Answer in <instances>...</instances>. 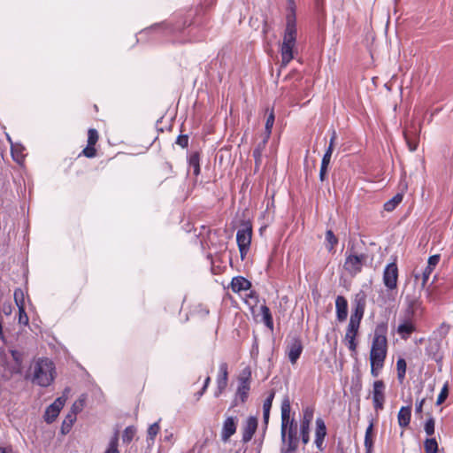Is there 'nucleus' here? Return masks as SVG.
<instances>
[{
	"instance_id": "cd10ccee",
	"label": "nucleus",
	"mask_w": 453,
	"mask_h": 453,
	"mask_svg": "<svg viewBox=\"0 0 453 453\" xmlns=\"http://www.w3.org/2000/svg\"><path fill=\"white\" fill-rule=\"evenodd\" d=\"M273 124H274V113H273V111L272 110L270 111L269 115L267 116L266 122H265V138L263 139V146L266 144V142L271 135Z\"/></svg>"
},
{
	"instance_id": "4d7b16f0",
	"label": "nucleus",
	"mask_w": 453,
	"mask_h": 453,
	"mask_svg": "<svg viewBox=\"0 0 453 453\" xmlns=\"http://www.w3.org/2000/svg\"><path fill=\"white\" fill-rule=\"evenodd\" d=\"M424 403H425V399H421L420 401L416 403V406H415L416 413L422 412V408H423Z\"/></svg>"
},
{
	"instance_id": "20e7f679",
	"label": "nucleus",
	"mask_w": 453,
	"mask_h": 453,
	"mask_svg": "<svg viewBox=\"0 0 453 453\" xmlns=\"http://www.w3.org/2000/svg\"><path fill=\"white\" fill-rule=\"evenodd\" d=\"M365 302L364 299L356 300L355 307L349 318L345 341L351 351H356L357 349L356 336L357 335L360 323L365 313Z\"/></svg>"
},
{
	"instance_id": "79ce46f5",
	"label": "nucleus",
	"mask_w": 453,
	"mask_h": 453,
	"mask_svg": "<svg viewBox=\"0 0 453 453\" xmlns=\"http://www.w3.org/2000/svg\"><path fill=\"white\" fill-rule=\"evenodd\" d=\"M76 420V418L74 417L73 413H68L65 417V420L62 424V431L65 433V431H69L74 421Z\"/></svg>"
},
{
	"instance_id": "c9c22d12",
	"label": "nucleus",
	"mask_w": 453,
	"mask_h": 453,
	"mask_svg": "<svg viewBox=\"0 0 453 453\" xmlns=\"http://www.w3.org/2000/svg\"><path fill=\"white\" fill-rule=\"evenodd\" d=\"M159 431H160L159 421L151 424L149 426L148 432H147V434H148V440H150L153 442L155 438H156V436L159 433Z\"/></svg>"
},
{
	"instance_id": "de8ad7c7",
	"label": "nucleus",
	"mask_w": 453,
	"mask_h": 453,
	"mask_svg": "<svg viewBox=\"0 0 453 453\" xmlns=\"http://www.w3.org/2000/svg\"><path fill=\"white\" fill-rule=\"evenodd\" d=\"M448 394H449L448 385L445 384L442 387V388H441V392H440V394H439V395L437 397L436 404L437 405L441 404L446 400V398L448 396Z\"/></svg>"
},
{
	"instance_id": "37998d69",
	"label": "nucleus",
	"mask_w": 453,
	"mask_h": 453,
	"mask_svg": "<svg viewBox=\"0 0 453 453\" xmlns=\"http://www.w3.org/2000/svg\"><path fill=\"white\" fill-rule=\"evenodd\" d=\"M98 140V133L96 129L90 128L88 132V144L95 145Z\"/></svg>"
},
{
	"instance_id": "412c9836",
	"label": "nucleus",
	"mask_w": 453,
	"mask_h": 453,
	"mask_svg": "<svg viewBox=\"0 0 453 453\" xmlns=\"http://www.w3.org/2000/svg\"><path fill=\"white\" fill-rule=\"evenodd\" d=\"M287 447L281 448L280 453H293L297 449L296 432L289 427L286 434Z\"/></svg>"
},
{
	"instance_id": "0e129e2a",
	"label": "nucleus",
	"mask_w": 453,
	"mask_h": 453,
	"mask_svg": "<svg viewBox=\"0 0 453 453\" xmlns=\"http://www.w3.org/2000/svg\"><path fill=\"white\" fill-rule=\"evenodd\" d=\"M210 381H211V378H210V377H207V378L205 379V380H204V384H203V390H206V389H207V388H208V386H209V384H210Z\"/></svg>"
},
{
	"instance_id": "f257e3e1",
	"label": "nucleus",
	"mask_w": 453,
	"mask_h": 453,
	"mask_svg": "<svg viewBox=\"0 0 453 453\" xmlns=\"http://www.w3.org/2000/svg\"><path fill=\"white\" fill-rule=\"evenodd\" d=\"M192 21L190 16H182L176 20H168L157 23L150 27L142 30L139 35L150 34H161L165 36H171L173 43H186L201 40L203 35L196 36V27L187 29L191 26Z\"/></svg>"
},
{
	"instance_id": "c85d7f7f",
	"label": "nucleus",
	"mask_w": 453,
	"mask_h": 453,
	"mask_svg": "<svg viewBox=\"0 0 453 453\" xmlns=\"http://www.w3.org/2000/svg\"><path fill=\"white\" fill-rule=\"evenodd\" d=\"M261 314L263 317V322L268 327L270 330L273 329V317L270 311V309L266 305H262L261 308Z\"/></svg>"
},
{
	"instance_id": "9d476101",
	"label": "nucleus",
	"mask_w": 453,
	"mask_h": 453,
	"mask_svg": "<svg viewBox=\"0 0 453 453\" xmlns=\"http://www.w3.org/2000/svg\"><path fill=\"white\" fill-rule=\"evenodd\" d=\"M291 404L289 398L285 396L281 403V427L280 436L282 442L286 441V434L288 426L293 428L294 419L290 418Z\"/></svg>"
},
{
	"instance_id": "c756f323",
	"label": "nucleus",
	"mask_w": 453,
	"mask_h": 453,
	"mask_svg": "<svg viewBox=\"0 0 453 453\" xmlns=\"http://www.w3.org/2000/svg\"><path fill=\"white\" fill-rule=\"evenodd\" d=\"M402 201L403 195L398 193L384 203V210L387 211H392Z\"/></svg>"
},
{
	"instance_id": "09e8293b",
	"label": "nucleus",
	"mask_w": 453,
	"mask_h": 453,
	"mask_svg": "<svg viewBox=\"0 0 453 453\" xmlns=\"http://www.w3.org/2000/svg\"><path fill=\"white\" fill-rule=\"evenodd\" d=\"M332 153H333L332 146H328L324 156H323L322 161H321L322 165L328 167V165L330 164Z\"/></svg>"
},
{
	"instance_id": "603ef678",
	"label": "nucleus",
	"mask_w": 453,
	"mask_h": 453,
	"mask_svg": "<svg viewBox=\"0 0 453 453\" xmlns=\"http://www.w3.org/2000/svg\"><path fill=\"white\" fill-rule=\"evenodd\" d=\"M265 145L263 146V141L257 145V147L253 150V157L256 161H258L262 155V150Z\"/></svg>"
},
{
	"instance_id": "5701e85b",
	"label": "nucleus",
	"mask_w": 453,
	"mask_h": 453,
	"mask_svg": "<svg viewBox=\"0 0 453 453\" xmlns=\"http://www.w3.org/2000/svg\"><path fill=\"white\" fill-rule=\"evenodd\" d=\"M374 429H373V420L370 421L369 426H367L365 434V441L364 445L365 448V453H372L373 445H374Z\"/></svg>"
},
{
	"instance_id": "6ab92c4d",
	"label": "nucleus",
	"mask_w": 453,
	"mask_h": 453,
	"mask_svg": "<svg viewBox=\"0 0 453 453\" xmlns=\"http://www.w3.org/2000/svg\"><path fill=\"white\" fill-rule=\"evenodd\" d=\"M336 318L340 322L346 320L348 316V302L342 296H338L335 300Z\"/></svg>"
},
{
	"instance_id": "7ed1b4c3",
	"label": "nucleus",
	"mask_w": 453,
	"mask_h": 453,
	"mask_svg": "<svg viewBox=\"0 0 453 453\" xmlns=\"http://www.w3.org/2000/svg\"><path fill=\"white\" fill-rule=\"evenodd\" d=\"M56 374L55 364L48 357H40L31 365V381L40 387L50 386Z\"/></svg>"
},
{
	"instance_id": "473e14b6",
	"label": "nucleus",
	"mask_w": 453,
	"mask_h": 453,
	"mask_svg": "<svg viewBox=\"0 0 453 453\" xmlns=\"http://www.w3.org/2000/svg\"><path fill=\"white\" fill-rule=\"evenodd\" d=\"M396 369H397V378L400 382L405 378L406 373V362L403 358H398L396 362Z\"/></svg>"
},
{
	"instance_id": "1a4fd4ad",
	"label": "nucleus",
	"mask_w": 453,
	"mask_h": 453,
	"mask_svg": "<svg viewBox=\"0 0 453 453\" xmlns=\"http://www.w3.org/2000/svg\"><path fill=\"white\" fill-rule=\"evenodd\" d=\"M250 373L249 372L247 377L241 376L238 378V387L232 406H237L241 403L242 404L247 401L250 390Z\"/></svg>"
},
{
	"instance_id": "052dcab7",
	"label": "nucleus",
	"mask_w": 453,
	"mask_h": 453,
	"mask_svg": "<svg viewBox=\"0 0 453 453\" xmlns=\"http://www.w3.org/2000/svg\"><path fill=\"white\" fill-rule=\"evenodd\" d=\"M273 402L269 400H265L263 403V410H270L272 408Z\"/></svg>"
},
{
	"instance_id": "864d4df0",
	"label": "nucleus",
	"mask_w": 453,
	"mask_h": 453,
	"mask_svg": "<svg viewBox=\"0 0 453 453\" xmlns=\"http://www.w3.org/2000/svg\"><path fill=\"white\" fill-rule=\"evenodd\" d=\"M380 365H376L371 363V373L373 377H378L380 373V370L383 367L384 364L379 363Z\"/></svg>"
},
{
	"instance_id": "393cba45",
	"label": "nucleus",
	"mask_w": 453,
	"mask_h": 453,
	"mask_svg": "<svg viewBox=\"0 0 453 453\" xmlns=\"http://www.w3.org/2000/svg\"><path fill=\"white\" fill-rule=\"evenodd\" d=\"M411 417V406H403L397 415L398 424L401 427L404 428L409 426Z\"/></svg>"
},
{
	"instance_id": "bf43d9fd",
	"label": "nucleus",
	"mask_w": 453,
	"mask_h": 453,
	"mask_svg": "<svg viewBox=\"0 0 453 453\" xmlns=\"http://www.w3.org/2000/svg\"><path fill=\"white\" fill-rule=\"evenodd\" d=\"M270 417V410H263V418L265 424L268 423Z\"/></svg>"
},
{
	"instance_id": "bb28decb",
	"label": "nucleus",
	"mask_w": 453,
	"mask_h": 453,
	"mask_svg": "<svg viewBox=\"0 0 453 453\" xmlns=\"http://www.w3.org/2000/svg\"><path fill=\"white\" fill-rule=\"evenodd\" d=\"M104 453H120L119 450V432L115 431L113 435L111 437Z\"/></svg>"
},
{
	"instance_id": "9b49d317",
	"label": "nucleus",
	"mask_w": 453,
	"mask_h": 453,
	"mask_svg": "<svg viewBox=\"0 0 453 453\" xmlns=\"http://www.w3.org/2000/svg\"><path fill=\"white\" fill-rule=\"evenodd\" d=\"M398 268L395 263H389L383 271V283L388 290H394L397 288Z\"/></svg>"
},
{
	"instance_id": "dca6fc26",
	"label": "nucleus",
	"mask_w": 453,
	"mask_h": 453,
	"mask_svg": "<svg viewBox=\"0 0 453 453\" xmlns=\"http://www.w3.org/2000/svg\"><path fill=\"white\" fill-rule=\"evenodd\" d=\"M416 331L415 320L399 317V325L396 332L403 340H407Z\"/></svg>"
},
{
	"instance_id": "72a5a7b5",
	"label": "nucleus",
	"mask_w": 453,
	"mask_h": 453,
	"mask_svg": "<svg viewBox=\"0 0 453 453\" xmlns=\"http://www.w3.org/2000/svg\"><path fill=\"white\" fill-rule=\"evenodd\" d=\"M10 353L13 361L15 362L16 366L13 368L16 372H19L22 362H23V354L16 349H11Z\"/></svg>"
},
{
	"instance_id": "0eeeda50",
	"label": "nucleus",
	"mask_w": 453,
	"mask_h": 453,
	"mask_svg": "<svg viewBox=\"0 0 453 453\" xmlns=\"http://www.w3.org/2000/svg\"><path fill=\"white\" fill-rule=\"evenodd\" d=\"M366 261L367 255L347 251L343 267L349 274L355 276L362 271V268L366 265Z\"/></svg>"
},
{
	"instance_id": "f3484780",
	"label": "nucleus",
	"mask_w": 453,
	"mask_h": 453,
	"mask_svg": "<svg viewBox=\"0 0 453 453\" xmlns=\"http://www.w3.org/2000/svg\"><path fill=\"white\" fill-rule=\"evenodd\" d=\"M257 427V419L255 417H249L244 424L242 441L248 442L251 440Z\"/></svg>"
},
{
	"instance_id": "a211bd4d",
	"label": "nucleus",
	"mask_w": 453,
	"mask_h": 453,
	"mask_svg": "<svg viewBox=\"0 0 453 453\" xmlns=\"http://www.w3.org/2000/svg\"><path fill=\"white\" fill-rule=\"evenodd\" d=\"M236 432V422L235 418L228 417L223 423L221 439L224 441H227L229 438L234 435Z\"/></svg>"
},
{
	"instance_id": "a878e982",
	"label": "nucleus",
	"mask_w": 453,
	"mask_h": 453,
	"mask_svg": "<svg viewBox=\"0 0 453 453\" xmlns=\"http://www.w3.org/2000/svg\"><path fill=\"white\" fill-rule=\"evenodd\" d=\"M8 141L11 142V152L12 158L19 164H21L24 160L25 155L23 153L24 147L19 143H13L9 135H7Z\"/></svg>"
},
{
	"instance_id": "ea45409f",
	"label": "nucleus",
	"mask_w": 453,
	"mask_h": 453,
	"mask_svg": "<svg viewBox=\"0 0 453 453\" xmlns=\"http://www.w3.org/2000/svg\"><path fill=\"white\" fill-rule=\"evenodd\" d=\"M403 136L411 151H415L418 145V139L410 137V132H403Z\"/></svg>"
},
{
	"instance_id": "f8f14e48",
	"label": "nucleus",
	"mask_w": 453,
	"mask_h": 453,
	"mask_svg": "<svg viewBox=\"0 0 453 453\" xmlns=\"http://www.w3.org/2000/svg\"><path fill=\"white\" fill-rule=\"evenodd\" d=\"M385 384L382 380H375L372 385V403L376 411L384 408Z\"/></svg>"
},
{
	"instance_id": "4c0bfd02",
	"label": "nucleus",
	"mask_w": 453,
	"mask_h": 453,
	"mask_svg": "<svg viewBox=\"0 0 453 453\" xmlns=\"http://www.w3.org/2000/svg\"><path fill=\"white\" fill-rule=\"evenodd\" d=\"M420 131H421V124L420 123H418V125L413 123L404 130V132H410V137H411L413 139H418Z\"/></svg>"
},
{
	"instance_id": "e433bc0d",
	"label": "nucleus",
	"mask_w": 453,
	"mask_h": 453,
	"mask_svg": "<svg viewBox=\"0 0 453 453\" xmlns=\"http://www.w3.org/2000/svg\"><path fill=\"white\" fill-rule=\"evenodd\" d=\"M135 433L136 429L134 426H130L126 427L122 434L123 442L129 443L133 440Z\"/></svg>"
},
{
	"instance_id": "2eb2a0df",
	"label": "nucleus",
	"mask_w": 453,
	"mask_h": 453,
	"mask_svg": "<svg viewBox=\"0 0 453 453\" xmlns=\"http://www.w3.org/2000/svg\"><path fill=\"white\" fill-rule=\"evenodd\" d=\"M228 366L226 362H222L219 367L217 377V388L214 392L215 397H219L226 389L228 381Z\"/></svg>"
},
{
	"instance_id": "ddd939ff",
	"label": "nucleus",
	"mask_w": 453,
	"mask_h": 453,
	"mask_svg": "<svg viewBox=\"0 0 453 453\" xmlns=\"http://www.w3.org/2000/svg\"><path fill=\"white\" fill-rule=\"evenodd\" d=\"M303 418L301 421V436L303 444H307L310 441V425L313 419L314 410L311 407L303 409Z\"/></svg>"
},
{
	"instance_id": "c03bdc74",
	"label": "nucleus",
	"mask_w": 453,
	"mask_h": 453,
	"mask_svg": "<svg viewBox=\"0 0 453 453\" xmlns=\"http://www.w3.org/2000/svg\"><path fill=\"white\" fill-rule=\"evenodd\" d=\"M424 429L426 434L429 436L434 434V419L433 418H430L426 421Z\"/></svg>"
},
{
	"instance_id": "69168bd1",
	"label": "nucleus",
	"mask_w": 453,
	"mask_h": 453,
	"mask_svg": "<svg viewBox=\"0 0 453 453\" xmlns=\"http://www.w3.org/2000/svg\"><path fill=\"white\" fill-rule=\"evenodd\" d=\"M205 391H206V390H203V388H202V389L197 393L198 397H201V396L204 394V392H205Z\"/></svg>"
},
{
	"instance_id": "f704fd0d",
	"label": "nucleus",
	"mask_w": 453,
	"mask_h": 453,
	"mask_svg": "<svg viewBox=\"0 0 453 453\" xmlns=\"http://www.w3.org/2000/svg\"><path fill=\"white\" fill-rule=\"evenodd\" d=\"M426 453H436L438 451V443L434 438L426 439L424 442Z\"/></svg>"
},
{
	"instance_id": "423d86ee",
	"label": "nucleus",
	"mask_w": 453,
	"mask_h": 453,
	"mask_svg": "<svg viewBox=\"0 0 453 453\" xmlns=\"http://www.w3.org/2000/svg\"><path fill=\"white\" fill-rule=\"evenodd\" d=\"M424 307L419 296L415 294L406 295L404 297V308L400 317L416 320V319L423 314Z\"/></svg>"
},
{
	"instance_id": "7c9ffc66",
	"label": "nucleus",
	"mask_w": 453,
	"mask_h": 453,
	"mask_svg": "<svg viewBox=\"0 0 453 453\" xmlns=\"http://www.w3.org/2000/svg\"><path fill=\"white\" fill-rule=\"evenodd\" d=\"M326 435V427L324 420L321 418L316 419V432L315 437L325 439Z\"/></svg>"
},
{
	"instance_id": "39448f33",
	"label": "nucleus",
	"mask_w": 453,
	"mask_h": 453,
	"mask_svg": "<svg viewBox=\"0 0 453 453\" xmlns=\"http://www.w3.org/2000/svg\"><path fill=\"white\" fill-rule=\"evenodd\" d=\"M387 326L383 324L378 325L374 331L373 339L370 351V363L379 365L384 364L388 351Z\"/></svg>"
},
{
	"instance_id": "6e6552de",
	"label": "nucleus",
	"mask_w": 453,
	"mask_h": 453,
	"mask_svg": "<svg viewBox=\"0 0 453 453\" xmlns=\"http://www.w3.org/2000/svg\"><path fill=\"white\" fill-rule=\"evenodd\" d=\"M252 229L245 226L240 228L236 234V242L239 248L241 258L243 260L247 255L251 242Z\"/></svg>"
},
{
	"instance_id": "58836bf2",
	"label": "nucleus",
	"mask_w": 453,
	"mask_h": 453,
	"mask_svg": "<svg viewBox=\"0 0 453 453\" xmlns=\"http://www.w3.org/2000/svg\"><path fill=\"white\" fill-rule=\"evenodd\" d=\"M14 301L18 308L25 307V295L22 289L17 288L14 291Z\"/></svg>"
},
{
	"instance_id": "13d9d810",
	"label": "nucleus",
	"mask_w": 453,
	"mask_h": 453,
	"mask_svg": "<svg viewBox=\"0 0 453 453\" xmlns=\"http://www.w3.org/2000/svg\"><path fill=\"white\" fill-rule=\"evenodd\" d=\"M323 441V438L315 437V444L319 449H322Z\"/></svg>"
},
{
	"instance_id": "4be33fe9",
	"label": "nucleus",
	"mask_w": 453,
	"mask_h": 453,
	"mask_svg": "<svg viewBox=\"0 0 453 453\" xmlns=\"http://www.w3.org/2000/svg\"><path fill=\"white\" fill-rule=\"evenodd\" d=\"M303 351V346L299 340L295 339L288 347V357L292 364H296Z\"/></svg>"
},
{
	"instance_id": "aec40b11",
	"label": "nucleus",
	"mask_w": 453,
	"mask_h": 453,
	"mask_svg": "<svg viewBox=\"0 0 453 453\" xmlns=\"http://www.w3.org/2000/svg\"><path fill=\"white\" fill-rule=\"evenodd\" d=\"M439 261H440L439 255H433V256L429 257L427 265L422 273L421 288H425L427 280H429L431 273H433L434 267L438 265Z\"/></svg>"
},
{
	"instance_id": "3c124183",
	"label": "nucleus",
	"mask_w": 453,
	"mask_h": 453,
	"mask_svg": "<svg viewBox=\"0 0 453 453\" xmlns=\"http://www.w3.org/2000/svg\"><path fill=\"white\" fill-rule=\"evenodd\" d=\"M95 145L88 144L87 147L82 150V154L87 157H94L96 156Z\"/></svg>"
},
{
	"instance_id": "338daca9",
	"label": "nucleus",
	"mask_w": 453,
	"mask_h": 453,
	"mask_svg": "<svg viewBox=\"0 0 453 453\" xmlns=\"http://www.w3.org/2000/svg\"><path fill=\"white\" fill-rule=\"evenodd\" d=\"M9 312H11V308L4 310V313L8 314Z\"/></svg>"
},
{
	"instance_id": "680f3d73",
	"label": "nucleus",
	"mask_w": 453,
	"mask_h": 453,
	"mask_svg": "<svg viewBox=\"0 0 453 453\" xmlns=\"http://www.w3.org/2000/svg\"><path fill=\"white\" fill-rule=\"evenodd\" d=\"M335 139H336V133H335V131H333V134H332V136H331V139H330V142H329V145H328V146H332L333 150H334V143Z\"/></svg>"
},
{
	"instance_id": "a19ab883",
	"label": "nucleus",
	"mask_w": 453,
	"mask_h": 453,
	"mask_svg": "<svg viewBox=\"0 0 453 453\" xmlns=\"http://www.w3.org/2000/svg\"><path fill=\"white\" fill-rule=\"evenodd\" d=\"M326 240L328 243L327 249L329 251L334 250V245L338 242L337 238L334 234L332 230H327L326 233Z\"/></svg>"
},
{
	"instance_id": "5fc2aeb1",
	"label": "nucleus",
	"mask_w": 453,
	"mask_h": 453,
	"mask_svg": "<svg viewBox=\"0 0 453 453\" xmlns=\"http://www.w3.org/2000/svg\"><path fill=\"white\" fill-rule=\"evenodd\" d=\"M176 143L180 145L181 148H186L188 144V135H179Z\"/></svg>"
},
{
	"instance_id": "b1692460",
	"label": "nucleus",
	"mask_w": 453,
	"mask_h": 453,
	"mask_svg": "<svg viewBox=\"0 0 453 453\" xmlns=\"http://www.w3.org/2000/svg\"><path fill=\"white\" fill-rule=\"evenodd\" d=\"M251 287L250 281L242 276H236L232 279L231 289L234 293H239L242 290H248Z\"/></svg>"
},
{
	"instance_id": "774afa93",
	"label": "nucleus",
	"mask_w": 453,
	"mask_h": 453,
	"mask_svg": "<svg viewBox=\"0 0 453 453\" xmlns=\"http://www.w3.org/2000/svg\"><path fill=\"white\" fill-rule=\"evenodd\" d=\"M9 312H11V308L4 310V313L8 314Z\"/></svg>"
},
{
	"instance_id": "8fccbe9b",
	"label": "nucleus",
	"mask_w": 453,
	"mask_h": 453,
	"mask_svg": "<svg viewBox=\"0 0 453 453\" xmlns=\"http://www.w3.org/2000/svg\"><path fill=\"white\" fill-rule=\"evenodd\" d=\"M163 441L168 442L169 444H173L174 442V434L171 429H165L164 431Z\"/></svg>"
},
{
	"instance_id": "f03ea898",
	"label": "nucleus",
	"mask_w": 453,
	"mask_h": 453,
	"mask_svg": "<svg viewBox=\"0 0 453 453\" xmlns=\"http://www.w3.org/2000/svg\"><path fill=\"white\" fill-rule=\"evenodd\" d=\"M286 29L280 46L281 65L286 66L294 58L296 41V3L295 0H286Z\"/></svg>"
},
{
	"instance_id": "4468645a",
	"label": "nucleus",
	"mask_w": 453,
	"mask_h": 453,
	"mask_svg": "<svg viewBox=\"0 0 453 453\" xmlns=\"http://www.w3.org/2000/svg\"><path fill=\"white\" fill-rule=\"evenodd\" d=\"M65 397H58L45 411L44 419L47 423L53 422L58 416L65 403Z\"/></svg>"
},
{
	"instance_id": "49530a36",
	"label": "nucleus",
	"mask_w": 453,
	"mask_h": 453,
	"mask_svg": "<svg viewBox=\"0 0 453 453\" xmlns=\"http://www.w3.org/2000/svg\"><path fill=\"white\" fill-rule=\"evenodd\" d=\"M19 323L23 326L28 325V316L26 313L25 307H19Z\"/></svg>"
},
{
	"instance_id": "2f4dec72",
	"label": "nucleus",
	"mask_w": 453,
	"mask_h": 453,
	"mask_svg": "<svg viewBox=\"0 0 453 453\" xmlns=\"http://www.w3.org/2000/svg\"><path fill=\"white\" fill-rule=\"evenodd\" d=\"M188 164L194 174L197 176L200 173L199 156L197 153H194L189 157Z\"/></svg>"
},
{
	"instance_id": "a18cd8bd",
	"label": "nucleus",
	"mask_w": 453,
	"mask_h": 453,
	"mask_svg": "<svg viewBox=\"0 0 453 453\" xmlns=\"http://www.w3.org/2000/svg\"><path fill=\"white\" fill-rule=\"evenodd\" d=\"M84 406V400L79 399L76 402L73 403L71 411L69 413H73L74 417L76 418L77 413L82 411Z\"/></svg>"
},
{
	"instance_id": "e2e57ef3",
	"label": "nucleus",
	"mask_w": 453,
	"mask_h": 453,
	"mask_svg": "<svg viewBox=\"0 0 453 453\" xmlns=\"http://www.w3.org/2000/svg\"><path fill=\"white\" fill-rule=\"evenodd\" d=\"M274 396H275V391L273 389V390H271L269 392V394H268L267 397L265 398V400H269V401L273 402Z\"/></svg>"
},
{
	"instance_id": "6e6d98bb",
	"label": "nucleus",
	"mask_w": 453,
	"mask_h": 453,
	"mask_svg": "<svg viewBox=\"0 0 453 453\" xmlns=\"http://www.w3.org/2000/svg\"><path fill=\"white\" fill-rule=\"evenodd\" d=\"M326 172H327V166L321 165L320 171H319V179L321 181H323L325 180Z\"/></svg>"
}]
</instances>
